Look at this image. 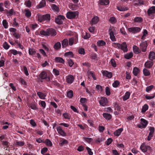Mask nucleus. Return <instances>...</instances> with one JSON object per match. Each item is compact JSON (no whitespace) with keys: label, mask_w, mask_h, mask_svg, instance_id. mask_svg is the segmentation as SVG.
<instances>
[{"label":"nucleus","mask_w":155,"mask_h":155,"mask_svg":"<svg viewBox=\"0 0 155 155\" xmlns=\"http://www.w3.org/2000/svg\"><path fill=\"white\" fill-rule=\"evenodd\" d=\"M52 75L51 73L49 71H43L40 73L39 77L41 79V82H43L44 80L45 81L49 82L51 81V77Z\"/></svg>","instance_id":"1"},{"label":"nucleus","mask_w":155,"mask_h":155,"mask_svg":"<svg viewBox=\"0 0 155 155\" xmlns=\"http://www.w3.org/2000/svg\"><path fill=\"white\" fill-rule=\"evenodd\" d=\"M37 19L40 22L46 21H49L51 19V16L49 14H46L44 15H41L40 14H38L36 16Z\"/></svg>","instance_id":"2"},{"label":"nucleus","mask_w":155,"mask_h":155,"mask_svg":"<svg viewBox=\"0 0 155 155\" xmlns=\"http://www.w3.org/2000/svg\"><path fill=\"white\" fill-rule=\"evenodd\" d=\"M41 35L45 36H54L56 35V32L53 28H48L46 31L42 30L40 32Z\"/></svg>","instance_id":"3"},{"label":"nucleus","mask_w":155,"mask_h":155,"mask_svg":"<svg viewBox=\"0 0 155 155\" xmlns=\"http://www.w3.org/2000/svg\"><path fill=\"white\" fill-rule=\"evenodd\" d=\"M140 149L144 153L146 152L147 151L150 152L152 150L151 147L149 145H147L145 143H143L141 145Z\"/></svg>","instance_id":"4"},{"label":"nucleus","mask_w":155,"mask_h":155,"mask_svg":"<svg viewBox=\"0 0 155 155\" xmlns=\"http://www.w3.org/2000/svg\"><path fill=\"white\" fill-rule=\"evenodd\" d=\"M78 12L77 11L74 12L69 11L67 13L66 17L69 19H74L76 17V16L78 15Z\"/></svg>","instance_id":"5"},{"label":"nucleus","mask_w":155,"mask_h":155,"mask_svg":"<svg viewBox=\"0 0 155 155\" xmlns=\"http://www.w3.org/2000/svg\"><path fill=\"white\" fill-rule=\"evenodd\" d=\"M116 30L114 27H111L109 30V34L110 36V38L112 41H115L116 39L114 36V33L116 32Z\"/></svg>","instance_id":"6"},{"label":"nucleus","mask_w":155,"mask_h":155,"mask_svg":"<svg viewBox=\"0 0 155 155\" xmlns=\"http://www.w3.org/2000/svg\"><path fill=\"white\" fill-rule=\"evenodd\" d=\"M65 17L63 15H59L55 19V22L58 24L61 25L63 23L62 20H64Z\"/></svg>","instance_id":"7"},{"label":"nucleus","mask_w":155,"mask_h":155,"mask_svg":"<svg viewBox=\"0 0 155 155\" xmlns=\"http://www.w3.org/2000/svg\"><path fill=\"white\" fill-rule=\"evenodd\" d=\"M141 29V28L140 27H134L128 28V30L130 32H132L134 34H135L139 32L140 31Z\"/></svg>","instance_id":"8"},{"label":"nucleus","mask_w":155,"mask_h":155,"mask_svg":"<svg viewBox=\"0 0 155 155\" xmlns=\"http://www.w3.org/2000/svg\"><path fill=\"white\" fill-rule=\"evenodd\" d=\"M147 14L148 16H153L155 14V6L150 7L147 11Z\"/></svg>","instance_id":"9"},{"label":"nucleus","mask_w":155,"mask_h":155,"mask_svg":"<svg viewBox=\"0 0 155 155\" xmlns=\"http://www.w3.org/2000/svg\"><path fill=\"white\" fill-rule=\"evenodd\" d=\"M66 82L68 84H71L73 83L74 78L71 74H68L66 77Z\"/></svg>","instance_id":"10"},{"label":"nucleus","mask_w":155,"mask_h":155,"mask_svg":"<svg viewBox=\"0 0 155 155\" xmlns=\"http://www.w3.org/2000/svg\"><path fill=\"white\" fill-rule=\"evenodd\" d=\"M119 49L122 50L124 53L128 51L127 46L126 42H123L120 44Z\"/></svg>","instance_id":"11"},{"label":"nucleus","mask_w":155,"mask_h":155,"mask_svg":"<svg viewBox=\"0 0 155 155\" xmlns=\"http://www.w3.org/2000/svg\"><path fill=\"white\" fill-rule=\"evenodd\" d=\"M108 101L107 98L104 97H101L99 101V103L100 105L104 106L107 105Z\"/></svg>","instance_id":"12"},{"label":"nucleus","mask_w":155,"mask_h":155,"mask_svg":"<svg viewBox=\"0 0 155 155\" xmlns=\"http://www.w3.org/2000/svg\"><path fill=\"white\" fill-rule=\"evenodd\" d=\"M57 130L58 133L62 136L65 137L67 136L66 133L62 129L61 127H58L57 128Z\"/></svg>","instance_id":"13"},{"label":"nucleus","mask_w":155,"mask_h":155,"mask_svg":"<svg viewBox=\"0 0 155 155\" xmlns=\"http://www.w3.org/2000/svg\"><path fill=\"white\" fill-rule=\"evenodd\" d=\"M140 48L142 52H145L146 51V48L147 46V43L146 41L142 42L140 44Z\"/></svg>","instance_id":"14"},{"label":"nucleus","mask_w":155,"mask_h":155,"mask_svg":"<svg viewBox=\"0 0 155 155\" xmlns=\"http://www.w3.org/2000/svg\"><path fill=\"white\" fill-rule=\"evenodd\" d=\"M153 64V61L150 60L147 61L144 64V67L147 68H151Z\"/></svg>","instance_id":"15"},{"label":"nucleus","mask_w":155,"mask_h":155,"mask_svg":"<svg viewBox=\"0 0 155 155\" xmlns=\"http://www.w3.org/2000/svg\"><path fill=\"white\" fill-rule=\"evenodd\" d=\"M148 58L150 60L153 61L154 60H155V52L153 51H151L150 52Z\"/></svg>","instance_id":"16"},{"label":"nucleus","mask_w":155,"mask_h":155,"mask_svg":"<svg viewBox=\"0 0 155 155\" xmlns=\"http://www.w3.org/2000/svg\"><path fill=\"white\" fill-rule=\"evenodd\" d=\"M54 61L56 63H59L63 64H64L65 62L64 60L62 58L59 57H56Z\"/></svg>","instance_id":"17"},{"label":"nucleus","mask_w":155,"mask_h":155,"mask_svg":"<svg viewBox=\"0 0 155 155\" xmlns=\"http://www.w3.org/2000/svg\"><path fill=\"white\" fill-rule=\"evenodd\" d=\"M103 75L109 78H111L112 76V73L111 72H109L107 71H104L103 72Z\"/></svg>","instance_id":"18"},{"label":"nucleus","mask_w":155,"mask_h":155,"mask_svg":"<svg viewBox=\"0 0 155 155\" xmlns=\"http://www.w3.org/2000/svg\"><path fill=\"white\" fill-rule=\"evenodd\" d=\"M117 9L120 11H125L127 10L128 8L127 7L124 6H118L117 7Z\"/></svg>","instance_id":"19"},{"label":"nucleus","mask_w":155,"mask_h":155,"mask_svg":"<svg viewBox=\"0 0 155 155\" xmlns=\"http://www.w3.org/2000/svg\"><path fill=\"white\" fill-rule=\"evenodd\" d=\"M46 2L45 0H42L39 4H38L37 6L39 8H40L44 7L46 5Z\"/></svg>","instance_id":"20"},{"label":"nucleus","mask_w":155,"mask_h":155,"mask_svg":"<svg viewBox=\"0 0 155 155\" xmlns=\"http://www.w3.org/2000/svg\"><path fill=\"white\" fill-rule=\"evenodd\" d=\"M37 94L40 98L42 99H45V97L46 96V95L44 93L40 92H38Z\"/></svg>","instance_id":"21"},{"label":"nucleus","mask_w":155,"mask_h":155,"mask_svg":"<svg viewBox=\"0 0 155 155\" xmlns=\"http://www.w3.org/2000/svg\"><path fill=\"white\" fill-rule=\"evenodd\" d=\"M140 121L141 124H142L143 127L145 128L148 124L147 121L143 118H141L140 119Z\"/></svg>","instance_id":"22"},{"label":"nucleus","mask_w":155,"mask_h":155,"mask_svg":"<svg viewBox=\"0 0 155 155\" xmlns=\"http://www.w3.org/2000/svg\"><path fill=\"white\" fill-rule=\"evenodd\" d=\"M103 116L104 118L107 120H109L112 118V116L110 114L104 113L103 114Z\"/></svg>","instance_id":"23"},{"label":"nucleus","mask_w":155,"mask_h":155,"mask_svg":"<svg viewBox=\"0 0 155 155\" xmlns=\"http://www.w3.org/2000/svg\"><path fill=\"white\" fill-rule=\"evenodd\" d=\"M28 107H31V109L34 110H38V107L35 103H31L29 104Z\"/></svg>","instance_id":"24"},{"label":"nucleus","mask_w":155,"mask_h":155,"mask_svg":"<svg viewBox=\"0 0 155 155\" xmlns=\"http://www.w3.org/2000/svg\"><path fill=\"white\" fill-rule=\"evenodd\" d=\"M123 130V129L122 128L118 129L115 131L114 133V134L115 136H119Z\"/></svg>","instance_id":"25"},{"label":"nucleus","mask_w":155,"mask_h":155,"mask_svg":"<svg viewBox=\"0 0 155 155\" xmlns=\"http://www.w3.org/2000/svg\"><path fill=\"white\" fill-rule=\"evenodd\" d=\"M99 21V18L97 16H94L91 20V24L92 25L97 23Z\"/></svg>","instance_id":"26"},{"label":"nucleus","mask_w":155,"mask_h":155,"mask_svg":"<svg viewBox=\"0 0 155 155\" xmlns=\"http://www.w3.org/2000/svg\"><path fill=\"white\" fill-rule=\"evenodd\" d=\"M130 95V92L128 91L126 92L125 95L123 97V99L124 101H125L128 99Z\"/></svg>","instance_id":"27"},{"label":"nucleus","mask_w":155,"mask_h":155,"mask_svg":"<svg viewBox=\"0 0 155 155\" xmlns=\"http://www.w3.org/2000/svg\"><path fill=\"white\" fill-rule=\"evenodd\" d=\"M99 4L102 5H107L109 4L108 0H99Z\"/></svg>","instance_id":"28"},{"label":"nucleus","mask_w":155,"mask_h":155,"mask_svg":"<svg viewBox=\"0 0 155 155\" xmlns=\"http://www.w3.org/2000/svg\"><path fill=\"white\" fill-rule=\"evenodd\" d=\"M43 143H45L47 147H51L52 146L51 142L48 139H46Z\"/></svg>","instance_id":"29"},{"label":"nucleus","mask_w":155,"mask_h":155,"mask_svg":"<svg viewBox=\"0 0 155 155\" xmlns=\"http://www.w3.org/2000/svg\"><path fill=\"white\" fill-rule=\"evenodd\" d=\"M25 144L24 141H18L17 140L15 142V145L17 147H21L23 146Z\"/></svg>","instance_id":"30"},{"label":"nucleus","mask_w":155,"mask_h":155,"mask_svg":"<svg viewBox=\"0 0 155 155\" xmlns=\"http://www.w3.org/2000/svg\"><path fill=\"white\" fill-rule=\"evenodd\" d=\"M61 45L60 42H58L54 44V48L56 50H58L61 48Z\"/></svg>","instance_id":"31"},{"label":"nucleus","mask_w":155,"mask_h":155,"mask_svg":"<svg viewBox=\"0 0 155 155\" xmlns=\"http://www.w3.org/2000/svg\"><path fill=\"white\" fill-rule=\"evenodd\" d=\"M133 56V53L130 52V53H127L124 56V58L127 59H129L131 58Z\"/></svg>","instance_id":"32"},{"label":"nucleus","mask_w":155,"mask_h":155,"mask_svg":"<svg viewBox=\"0 0 155 155\" xmlns=\"http://www.w3.org/2000/svg\"><path fill=\"white\" fill-rule=\"evenodd\" d=\"M62 48H65L68 45V41L67 39H64L62 42Z\"/></svg>","instance_id":"33"},{"label":"nucleus","mask_w":155,"mask_h":155,"mask_svg":"<svg viewBox=\"0 0 155 155\" xmlns=\"http://www.w3.org/2000/svg\"><path fill=\"white\" fill-rule=\"evenodd\" d=\"M149 130L150 131L149 135V136H153L154 135V128L153 127H150L149 128Z\"/></svg>","instance_id":"34"},{"label":"nucleus","mask_w":155,"mask_h":155,"mask_svg":"<svg viewBox=\"0 0 155 155\" xmlns=\"http://www.w3.org/2000/svg\"><path fill=\"white\" fill-rule=\"evenodd\" d=\"M25 15L28 18H29L31 15V13L28 9H25Z\"/></svg>","instance_id":"35"},{"label":"nucleus","mask_w":155,"mask_h":155,"mask_svg":"<svg viewBox=\"0 0 155 155\" xmlns=\"http://www.w3.org/2000/svg\"><path fill=\"white\" fill-rule=\"evenodd\" d=\"M140 71L139 69L137 67H135L133 69V73L135 76H137L138 74L140 72Z\"/></svg>","instance_id":"36"},{"label":"nucleus","mask_w":155,"mask_h":155,"mask_svg":"<svg viewBox=\"0 0 155 155\" xmlns=\"http://www.w3.org/2000/svg\"><path fill=\"white\" fill-rule=\"evenodd\" d=\"M143 73L145 76H148L150 75L149 71L146 68H144L143 69Z\"/></svg>","instance_id":"37"},{"label":"nucleus","mask_w":155,"mask_h":155,"mask_svg":"<svg viewBox=\"0 0 155 155\" xmlns=\"http://www.w3.org/2000/svg\"><path fill=\"white\" fill-rule=\"evenodd\" d=\"M144 4V2L142 0H137L134 3L135 5L138 6L140 5Z\"/></svg>","instance_id":"38"},{"label":"nucleus","mask_w":155,"mask_h":155,"mask_svg":"<svg viewBox=\"0 0 155 155\" xmlns=\"http://www.w3.org/2000/svg\"><path fill=\"white\" fill-rule=\"evenodd\" d=\"M133 51L135 54H139L140 53L139 48L136 45H134L133 47Z\"/></svg>","instance_id":"39"},{"label":"nucleus","mask_w":155,"mask_h":155,"mask_svg":"<svg viewBox=\"0 0 155 155\" xmlns=\"http://www.w3.org/2000/svg\"><path fill=\"white\" fill-rule=\"evenodd\" d=\"M2 25L5 29L7 28L8 27V23L5 19L3 20Z\"/></svg>","instance_id":"40"},{"label":"nucleus","mask_w":155,"mask_h":155,"mask_svg":"<svg viewBox=\"0 0 155 155\" xmlns=\"http://www.w3.org/2000/svg\"><path fill=\"white\" fill-rule=\"evenodd\" d=\"M51 6V8L54 11L58 12L59 11V8L56 5L52 4Z\"/></svg>","instance_id":"41"},{"label":"nucleus","mask_w":155,"mask_h":155,"mask_svg":"<svg viewBox=\"0 0 155 155\" xmlns=\"http://www.w3.org/2000/svg\"><path fill=\"white\" fill-rule=\"evenodd\" d=\"M64 55L65 56H68L70 58H73L74 56L73 54L71 51L66 52L64 54Z\"/></svg>","instance_id":"42"},{"label":"nucleus","mask_w":155,"mask_h":155,"mask_svg":"<svg viewBox=\"0 0 155 155\" xmlns=\"http://www.w3.org/2000/svg\"><path fill=\"white\" fill-rule=\"evenodd\" d=\"M148 106L147 104H144L142 110H141V112L142 113H144L148 109Z\"/></svg>","instance_id":"43"},{"label":"nucleus","mask_w":155,"mask_h":155,"mask_svg":"<svg viewBox=\"0 0 155 155\" xmlns=\"http://www.w3.org/2000/svg\"><path fill=\"white\" fill-rule=\"evenodd\" d=\"M91 35L88 32H85V35H84L83 33H82V37L85 39H87L90 38Z\"/></svg>","instance_id":"44"},{"label":"nucleus","mask_w":155,"mask_h":155,"mask_svg":"<svg viewBox=\"0 0 155 155\" xmlns=\"http://www.w3.org/2000/svg\"><path fill=\"white\" fill-rule=\"evenodd\" d=\"M61 143H59V145L61 146H63L64 144H67L68 142L67 140L64 138L62 139V140L61 141Z\"/></svg>","instance_id":"45"},{"label":"nucleus","mask_w":155,"mask_h":155,"mask_svg":"<svg viewBox=\"0 0 155 155\" xmlns=\"http://www.w3.org/2000/svg\"><path fill=\"white\" fill-rule=\"evenodd\" d=\"M73 96V91L72 90H70L67 92V96L68 97L71 98H72Z\"/></svg>","instance_id":"46"},{"label":"nucleus","mask_w":155,"mask_h":155,"mask_svg":"<svg viewBox=\"0 0 155 155\" xmlns=\"http://www.w3.org/2000/svg\"><path fill=\"white\" fill-rule=\"evenodd\" d=\"M28 53L29 55H35L36 53V51L35 50L33 49L29 48L28 50Z\"/></svg>","instance_id":"47"},{"label":"nucleus","mask_w":155,"mask_h":155,"mask_svg":"<svg viewBox=\"0 0 155 155\" xmlns=\"http://www.w3.org/2000/svg\"><path fill=\"white\" fill-rule=\"evenodd\" d=\"M142 21V18L140 17H136L134 19V21L136 22H141Z\"/></svg>","instance_id":"48"},{"label":"nucleus","mask_w":155,"mask_h":155,"mask_svg":"<svg viewBox=\"0 0 155 155\" xmlns=\"http://www.w3.org/2000/svg\"><path fill=\"white\" fill-rule=\"evenodd\" d=\"M153 87L154 86L153 85H151L147 87L146 88V91L147 92H149L153 88Z\"/></svg>","instance_id":"49"},{"label":"nucleus","mask_w":155,"mask_h":155,"mask_svg":"<svg viewBox=\"0 0 155 155\" xmlns=\"http://www.w3.org/2000/svg\"><path fill=\"white\" fill-rule=\"evenodd\" d=\"M97 45L99 46H104L106 44V43L105 41L103 40H98L97 42Z\"/></svg>","instance_id":"50"},{"label":"nucleus","mask_w":155,"mask_h":155,"mask_svg":"<svg viewBox=\"0 0 155 155\" xmlns=\"http://www.w3.org/2000/svg\"><path fill=\"white\" fill-rule=\"evenodd\" d=\"M120 83L118 81H115L112 84L113 86L115 88L118 87V85Z\"/></svg>","instance_id":"51"},{"label":"nucleus","mask_w":155,"mask_h":155,"mask_svg":"<svg viewBox=\"0 0 155 155\" xmlns=\"http://www.w3.org/2000/svg\"><path fill=\"white\" fill-rule=\"evenodd\" d=\"M25 4L27 7L30 8L31 5V2L30 0H28L25 2Z\"/></svg>","instance_id":"52"},{"label":"nucleus","mask_w":155,"mask_h":155,"mask_svg":"<svg viewBox=\"0 0 155 155\" xmlns=\"http://www.w3.org/2000/svg\"><path fill=\"white\" fill-rule=\"evenodd\" d=\"M17 51L15 49L10 50L8 53V54L9 55V53L12 54L14 55H16L17 54Z\"/></svg>","instance_id":"53"},{"label":"nucleus","mask_w":155,"mask_h":155,"mask_svg":"<svg viewBox=\"0 0 155 155\" xmlns=\"http://www.w3.org/2000/svg\"><path fill=\"white\" fill-rule=\"evenodd\" d=\"M78 52L80 54H84L85 53L84 49L82 48H80L78 49Z\"/></svg>","instance_id":"54"},{"label":"nucleus","mask_w":155,"mask_h":155,"mask_svg":"<svg viewBox=\"0 0 155 155\" xmlns=\"http://www.w3.org/2000/svg\"><path fill=\"white\" fill-rule=\"evenodd\" d=\"M83 139L86 142L90 143H91L92 140L93 139L91 138H87L86 137H84L83 138Z\"/></svg>","instance_id":"55"},{"label":"nucleus","mask_w":155,"mask_h":155,"mask_svg":"<svg viewBox=\"0 0 155 155\" xmlns=\"http://www.w3.org/2000/svg\"><path fill=\"white\" fill-rule=\"evenodd\" d=\"M53 73L56 76H58L59 75V71L56 68H54L53 70Z\"/></svg>","instance_id":"56"},{"label":"nucleus","mask_w":155,"mask_h":155,"mask_svg":"<svg viewBox=\"0 0 155 155\" xmlns=\"http://www.w3.org/2000/svg\"><path fill=\"white\" fill-rule=\"evenodd\" d=\"M3 47L6 50L8 49L9 47L10 46L9 45L8 43L6 41H5L3 44Z\"/></svg>","instance_id":"57"},{"label":"nucleus","mask_w":155,"mask_h":155,"mask_svg":"<svg viewBox=\"0 0 155 155\" xmlns=\"http://www.w3.org/2000/svg\"><path fill=\"white\" fill-rule=\"evenodd\" d=\"M109 21L111 24H113L116 22L117 21L114 17H112L110 19Z\"/></svg>","instance_id":"58"},{"label":"nucleus","mask_w":155,"mask_h":155,"mask_svg":"<svg viewBox=\"0 0 155 155\" xmlns=\"http://www.w3.org/2000/svg\"><path fill=\"white\" fill-rule=\"evenodd\" d=\"M48 150V149L47 147H44L41 149V153L42 154H44L45 153L47 152Z\"/></svg>","instance_id":"59"},{"label":"nucleus","mask_w":155,"mask_h":155,"mask_svg":"<svg viewBox=\"0 0 155 155\" xmlns=\"http://www.w3.org/2000/svg\"><path fill=\"white\" fill-rule=\"evenodd\" d=\"M23 71L25 74L27 76H28L29 75V73L28 71L27 68L25 66H24L23 67Z\"/></svg>","instance_id":"60"},{"label":"nucleus","mask_w":155,"mask_h":155,"mask_svg":"<svg viewBox=\"0 0 155 155\" xmlns=\"http://www.w3.org/2000/svg\"><path fill=\"white\" fill-rule=\"evenodd\" d=\"M106 94L107 96H109L110 94V89L108 87H106Z\"/></svg>","instance_id":"61"},{"label":"nucleus","mask_w":155,"mask_h":155,"mask_svg":"<svg viewBox=\"0 0 155 155\" xmlns=\"http://www.w3.org/2000/svg\"><path fill=\"white\" fill-rule=\"evenodd\" d=\"M110 62L111 65L114 67L115 68L116 67V64L114 59H111L110 60Z\"/></svg>","instance_id":"62"},{"label":"nucleus","mask_w":155,"mask_h":155,"mask_svg":"<svg viewBox=\"0 0 155 155\" xmlns=\"http://www.w3.org/2000/svg\"><path fill=\"white\" fill-rule=\"evenodd\" d=\"M38 26L37 24H31L30 25V27L32 30H34Z\"/></svg>","instance_id":"63"},{"label":"nucleus","mask_w":155,"mask_h":155,"mask_svg":"<svg viewBox=\"0 0 155 155\" xmlns=\"http://www.w3.org/2000/svg\"><path fill=\"white\" fill-rule=\"evenodd\" d=\"M113 141L112 139L111 138H109L107 139V140L105 142L106 143L107 145H109Z\"/></svg>","instance_id":"64"}]
</instances>
